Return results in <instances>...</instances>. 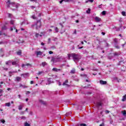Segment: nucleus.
Segmentation results:
<instances>
[{"label":"nucleus","instance_id":"nucleus-49","mask_svg":"<svg viewBox=\"0 0 126 126\" xmlns=\"http://www.w3.org/2000/svg\"><path fill=\"white\" fill-rule=\"evenodd\" d=\"M115 48L116 49H120V46H115Z\"/></svg>","mask_w":126,"mask_h":126},{"label":"nucleus","instance_id":"nucleus-12","mask_svg":"<svg viewBox=\"0 0 126 126\" xmlns=\"http://www.w3.org/2000/svg\"><path fill=\"white\" fill-rule=\"evenodd\" d=\"M52 70H53V71H55L56 72H58V71H61V69H58V68H53L52 69Z\"/></svg>","mask_w":126,"mask_h":126},{"label":"nucleus","instance_id":"nucleus-35","mask_svg":"<svg viewBox=\"0 0 126 126\" xmlns=\"http://www.w3.org/2000/svg\"><path fill=\"white\" fill-rule=\"evenodd\" d=\"M0 122L2 124H4V123H5V121L4 120H2V119L0 120Z\"/></svg>","mask_w":126,"mask_h":126},{"label":"nucleus","instance_id":"nucleus-10","mask_svg":"<svg viewBox=\"0 0 126 126\" xmlns=\"http://www.w3.org/2000/svg\"><path fill=\"white\" fill-rule=\"evenodd\" d=\"M35 54L36 55L38 56H41V55H43V53H42L41 51H36L35 52Z\"/></svg>","mask_w":126,"mask_h":126},{"label":"nucleus","instance_id":"nucleus-14","mask_svg":"<svg viewBox=\"0 0 126 126\" xmlns=\"http://www.w3.org/2000/svg\"><path fill=\"white\" fill-rule=\"evenodd\" d=\"M96 106H97V107H98V108H99V107H101L102 106V103H101V102H97L96 103Z\"/></svg>","mask_w":126,"mask_h":126},{"label":"nucleus","instance_id":"nucleus-26","mask_svg":"<svg viewBox=\"0 0 126 126\" xmlns=\"http://www.w3.org/2000/svg\"><path fill=\"white\" fill-rule=\"evenodd\" d=\"M14 72H17V71H13V72L12 71H10L9 72V74H12V73H14Z\"/></svg>","mask_w":126,"mask_h":126},{"label":"nucleus","instance_id":"nucleus-57","mask_svg":"<svg viewBox=\"0 0 126 126\" xmlns=\"http://www.w3.org/2000/svg\"><path fill=\"white\" fill-rule=\"evenodd\" d=\"M7 90H8V91H10V90H11V89L8 88Z\"/></svg>","mask_w":126,"mask_h":126},{"label":"nucleus","instance_id":"nucleus-61","mask_svg":"<svg viewBox=\"0 0 126 126\" xmlns=\"http://www.w3.org/2000/svg\"><path fill=\"white\" fill-rule=\"evenodd\" d=\"M10 30L11 31H13V28H12V27L10 28Z\"/></svg>","mask_w":126,"mask_h":126},{"label":"nucleus","instance_id":"nucleus-62","mask_svg":"<svg viewBox=\"0 0 126 126\" xmlns=\"http://www.w3.org/2000/svg\"><path fill=\"white\" fill-rule=\"evenodd\" d=\"M112 58V57H108L109 60H111Z\"/></svg>","mask_w":126,"mask_h":126},{"label":"nucleus","instance_id":"nucleus-13","mask_svg":"<svg viewBox=\"0 0 126 126\" xmlns=\"http://www.w3.org/2000/svg\"><path fill=\"white\" fill-rule=\"evenodd\" d=\"M70 73H72V74L75 73V68H73L71 70V71H70Z\"/></svg>","mask_w":126,"mask_h":126},{"label":"nucleus","instance_id":"nucleus-20","mask_svg":"<svg viewBox=\"0 0 126 126\" xmlns=\"http://www.w3.org/2000/svg\"><path fill=\"white\" fill-rule=\"evenodd\" d=\"M2 93H3V91L2 90H0V97L2 96Z\"/></svg>","mask_w":126,"mask_h":126},{"label":"nucleus","instance_id":"nucleus-25","mask_svg":"<svg viewBox=\"0 0 126 126\" xmlns=\"http://www.w3.org/2000/svg\"><path fill=\"white\" fill-rule=\"evenodd\" d=\"M70 57H72L71 54H68V60H70Z\"/></svg>","mask_w":126,"mask_h":126},{"label":"nucleus","instance_id":"nucleus-21","mask_svg":"<svg viewBox=\"0 0 126 126\" xmlns=\"http://www.w3.org/2000/svg\"><path fill=\"white\" fill-rule=\"evenodd\" d=\"M17 55L20 56L21 55V50H19L18 52H17Z\"/></svg>","mask_w":126,"mask_h":126},{"label":"nucleus","instance_id":"nucleus-15","mask_svg":"<svg viewBox=\"0 0 126 126\" xmlns=\"http://www.w3.org/2000/svg\"><path fill=\"white\" fill-rule=\"evenodd\" d=\"M122 101H123V102H125V101H126V95H124V96H123Z\"/></svg>","mask_w":126,"mask_h":126},{"label":"nucleus","instance_id":"nucleus-34","mask_svg":"<svg viewBox=\"0 0 126 126\" xmlns=\"http://www.w3.org/2000/svg\"><path fill=\"white\" fill-rule=\"evenodd\" d=\"M121 55V53H118L117 52H116L115 53H114V56H119Z\"/></svg>","mask_w":126,"mask_h":126},{"label":"nucleus","instance_id":"nucleus-16","mask_svg":"<svg viewBox=\"0 0 126 126\" xmlns=\"http://www.w3.org/2000/svg\"><path fill=\"white\" fill-rule=\"evenodd\" d=\"M5 106L7 107H10V102H7L5 104Z\"/></svg>","mask_w":126,"mask_h":126},{"label":"nucleus","instance_id":"nucleus-19","mask_svg":"<svg viewBox=\"0 0 126 126\" xmlns=\"http://www.w3.org/2000/svg\"><path fill=\"white\" fill-rule=\"evenodd\" d=\"M21 76H22V75H26V76H28L29 75V73H25L24 74H22Z\"/></svg>","mask_w":126,"mask_h":126},{"label":"nucleus","instance_id":"nucleus-17","mask_svg":"<svg viewBox=\"0 0 126 126\" xmlns=\"http://www.w3.org/2000/svg\"><path fill=\"white\" fill-rule=\"evenodd\" d=\"M22 108H23V106L22 105H20L18 106V109L20 110H22Z\"/></svg>","mask_w":126,"mask_h":126},{"label":"nucleus","instance_id":"nucleus-45","mask_svg":"<svg viewBox=\"0 0 126 126\" xmlns=\"http://www.w3.org/2000/svg\"><path fill=\"white\" fill-rule=\"evenodd\" d=\"M105 113H106V114H109L110 113V111L106 110V111H105Z\"/></svg>","mask_w":126,"mask_h":126},{"label":"nucleus","instance_id":"nucleus-31","mask_svg":"<svg viewBox=\"0 0 126 126\" xmlns=\"http://www.w3.org/2000/svg\"><path fill=\"white\" fill-rule=\"evenodd\" d=\"M101 14H102V15H106V11H103L102 12Z\"/></svg>","mask_w":126,"mask_h":126},{"label":"nucleus","instance_id":"nucleus-60","mask_svg":"<svg viewBox=\"0 0 126 126\" xmlns=\"http://www.w3.org/2000/svg\"><path fill=\"white\" fill-rule=\"evenodd\" d=\"M99 126H104V123H102V124H100Z\"/></svg>","mask_w":126,"mask_h":126},{"label":"nucleus","instance_id":"nucleus-37","mask_svg":"<svg viewBox=\"0 0 126 126\" xmlns=\"http://www.w3.org/2000/svg\"><path fill=\"white\" fill-rule=\"evenodd\" d=\"M53 41H58V38L55 37V38H54L53 39Z\"/></svg>","mask_w":126,"mask_h":126},{"label":"nucleus","instance_id":"nucleus-55","mask_svg":"<svg viewBox=\"0 0 126 126\" xmlns=\"http://www.w3.org/2000/svg\"><path fill=\"white\" fill-rule=\"evenodd\" d=\"M41 73H43V72H39L38 73V74L40 75V74H41Z\"/></svg>","mask_w":126,"mask_h":126},{"label":"nucleus","instance_id":"nucleus-53","mask_svg":"<svg viewBox=\"0 0 126 126\" xmlns=\"http://www.w3.org/2000/svg\"><path fill=\"white\" fill-rule=\"evenodd\" d=\"M89 1H90V2H93L94 1V0H88Z\"/></svg>","mask_w":126,"mask_h":126},{"label":"nucleus","instance_id":"nucleus-6","mask_svg":"<svg viewBox=\"0 0 126 126\" xmlns=\"http://www.w3.org/2000/svg\"><path fill=\"white\" fill-rule=\"evenodd\" d=\"M18 63H19V61L18 60L16 61H13L12 62V65H18Z\"/></svg>","mask_w":126,"mask_h":126},{"label":"nucleus","instance_id":"nucleus-47","mask_svg":"<svg viewBox=\"0 0 126 126\" xmlns=\"http://www.w3.org/2000/svg\"><path fill=\"white\" fill-rule=\"evenodd\" d=\"M2 52H3V49L1 48V49H0V53H2Z\"/></svg>","mask_w":126,"mask_h":126},{"label":"nucleus","instance_id":"nucleus-39","mask_svg":"<svg viewBox=\"0 0 126 126\" xmlns=\"http://www.w3.org/2000/svg\"><path fill=\"white\" fill-rule=\"evenodd\" d=\"M80 126H86V124H80Z\"/></svg>","mask_w":126,"mask_h":126},{"label":"nucleus","instance_id":"nucleus-46","mask_svg":"<svg viewBox=\"0 0 126 126\" xmlns=\"http://www.w3.org/2000/svg\"><path fill=\"white\" fill-rule=\"evenodd\" d=\"M11 62L10 61H8L6 63V64H9Z\"/></svg>","mask_w":126,"mask_h":126},{"label":"nucleus","instance_id":"nucleus-48","mask_svg":"<svg viewBox=\"0 0 126 126\" xmlns=\"http://www.w3.org/2000/svg\"><path fill=\"white\" fill-rule=\"evenodd\" d=\"M114 79L117 81V82H120V81H119V79H118L117 78H115Z\"/></svg>","mask_w":126,"mask_h":126},{"label":"nucleus","instance_id":"nucleus-11","mask_svg":"<svg viewBox=\"0 0 126 126\" xmlns=\"http://www.w3.org/2000/svg\"><path fill=\"white\" fill-rule=\"evenodd\" d=\"M73 0H62L60 1V3H62L63 1H64L65 2H68L69 1H72Z\"/></svg>","mask_w":126,"mask_h":126},{"label":"nucleus","instance_id":"nucleus-9","mask_svg":"<svg viewBox=\"0 0 126 126\" xmlns=\"http://www.w3.org/2000/svg\"><path fill=\"white\" fill-rule=\"evenodd\" d=\"M99 83H100L102 85H105L106 84H107V81H104L103 80H100L99 81Z\"/></svg>","mask_w":126,"mask_h":126},{"label":"nucleus","instance_id":"nucleus-43","mask_svg":"<svg viewBox=\"0 0 126 126\" xmlns=\"http://www.w3.org/2000/svg\"><path fill=\"white\" fill-rule=\"evenodd\" d=\"M51 49H56V46H52L51 47Z\"/></svg>","mask_w":126,"mask_h":126},{"label":"nucleus","instance_id":"nucleus-29","mask_svg":"<svg viewBox=\"0 0 126 126\" xmlns=\"http://www.w3.org/2000/svg\"><path fill=\"white\" fill-rule=\"evenodd\" d=\"M25 126H30V124H28L27 122L25 123Z\"/></svg>","mask_w":126,"mask_h":126},{"label":"nucleus","instance_id":"nucleus-30","mask_svg":"<svg viewBox=\"0 0 126 126\" xmlns=\"http://www.w3.org/2000/svg\"><path fill=\"white\" fill-rule=\"evenodd\" d=\"M55 30L56 32L57 33H58V32H59V29H58L57 27H56V28H55Z\"/></svg>","mask_w":126,"mask_h":126},{"label":"nucleus","instance_id":"nucleus-54","mask_svg":"<svg viewBox=\"0 0 126 126\" xmlns=\"http://www.w3.org/2000/svg\"><path fill=\"white\" fill-rule=\"evenodd\" d=\"M65 83H68V80H66L65 81Z\"/></svg>","mask_w":126,"mask_h":126},{"label":"nucleus","instance_id":"nucleus-58","mask_svg":"<svg viewBox=\"0 0 126 126\" xmlns=\"http://www.w3.org/2000/svg\"><path fill=\"white\" fill-rule=\"evenodd\" d=\"M34 82L33 81H31V84H33Z\"/></svg>","mask_w":126,"mask_h":126},{"label":"nucleus","instance_id":"nucleus-7","mask_svg":"<svg viewBox=\"0 0 126 126\" xmlns=\"http://www.w3.org/2000/svg\"><path fill=\"white\" fill-rule=\"evenodd\" d=\"M94 20L95 22H100L101 18H100L99 17H95L94 18Z\"/></svg>","mask_w":126,"mask_h":126},{"label":"nucleus","instance_id":"nucleus-2","mask_svg":"<svg viewBox=\"0 0 126 126\" xmlns=\"http://www.w3.org/2000/svg\"><path fill=\"white\" fill-rule=\"evenodd\" d=\"M72 58L74 62H78L79 60L81 59V56L79 54H76L75 53L71 54Z\"/></svg>","mask_w":126,"mask_h":126},{"label":"nucleus","instance_id":"nucleus-50","mask_svg":"<svg viewBox=\"0 0 126 126\" xmlns=\"http://www.w3.org/2000/svg\"><path fill=\"white\" fill-rule=\"evenodd\" d=\"M49 54H50V55H52V54H53V52L52 51H49Z\"/></svg>","mask_w":126,"mask_h":126},{"label":"nucleus","instance_id":"nucleus-24","mask_svg":"<svg viewBox=\"0 0 126 126\" xmlns=\"http://www.w3.org/2000/svg\"><path fill=\"white\" fill-rule=\"evenodd\" d=\"M42 66H45V65H46V64H47V63H46V62H43L41 63Z\"/></svg>","mask_w":126,"mask_h":126},{"label":"nucleus","instance_id":"nucleus-18","mask_svg":"<svg viewBox=\"0 0 126 126\" xmlns=\"http://www.w3.org/2000/svg\"><path fill=\"white\" fill-rule=\"evenodd\" d=\"M122 113L123 114V116H126V110L122 111Z\"/></svg>","mask_w":126,"mask_h":126},{"label":"nucleus","instance_id":"nucleus-27","mask_svg":"<svg viewBox=\"0 0 126 126\" xmlns=\"http://www.w3.org/2000/svg\"><path fill=\"white\" fill-rule=\"evenodd\" d=\"M20 119L21 120H26V117H25V116H22V117H20Z\"/></svg>","mask_w":126,"mask_h":126},{"label":"nucleus","instance_id":"nucleus-1","mask_svg":"<svg viewBox=\"0 0 126 126\" xmlns=\"http://www.w3.org/2000/svg\"><path fill=\"white\" fill-rule=\"evenodd\" d=\"M6 6L7 7H11L13 10H15V9H17V8L19 6V4L14 2H11L10 0H9L6 2Z\"/></svg>","mask_w":126,"mask_h":126},{"label":"nucleus","instance_id":"nucleus-41","mask_svg":"<svg viewBox=\"0 0 126 126\" xmlns=\"http://www.w3.org/2000/svg\"><path fill=\"white\" fill-rule=\"evenodd\" d=\"M39 33H36V34H35V37H36V38H38V37H39Z\"/></svg>","mask_w":126,"mask_h":126},{"label":"nucleus","instance_id":"nucleus-8","mask_svg":"<svg viewBox=\"0 0 126 126\" xmlns=\"http://www.w3.org/2000/svg\"><path fill=\"white\" fill-rule=\"evenodd\" d=\"M21 81V77H16L15 81H17V82H19V81Z\"/></svg>","mask_w":126,"mask_h":126},{"label":"nucleus","instance_id":"nucleus-36","mask_svg":"<svg viewBox=\"0 0 126 126\" xmlns=\"http://www.w3.org/2000/svg\"><path fill=\"white\" fill-rule=\"evenodd\" d=\"M63 85L64 86V85H66L67 86H68V85L66 84L65 82H64L63 84Z\"/></svg>","mask_w":126,"mask_h":126},{"label":"nucleus","instance_id":"nucleus-23","mask_svg":"<svg viewBox=\"0 0 126 126\" xmlns=\"http://www.w3.org/2000/svg\"><path fill=\"white\" fill-rule=\"evenodd\" d=\"M8 17H9L10 18H11L12 17V14L10 13L8 14Z\"/></svg>","mask_w":126,"mask_h":126},{"label":"nucleus","instance_id":"nucleus-42","mask_svg":"<svg viewBox=\"0 0 126 126\" xmlns=\"http://www.w3.org/2000/svg\"><path fill=\"white\" fill-rule=\"evenodd\" d=\"M30 93H31L30 92H29V91H26V95H28V94H29Z\"/></svg>","mask_w":126,"mask_h":126},{"label":"nucleus","instance_id":"nucleus-44","mask_svg":"<svg viewBox=\"0 0 126 126\" xmlns=\"http://www.w3.org/2000/svg\"><path fill=\"white\" fill-rule=\"evenodd\" d=\"M114 42H115L116 43H118V39H117V38H115Z\"/></svg>","mask_w":126,"mask_h":126},{"label":"nucleus","instance_id":"nucleus-4","mask_svg":"<svg viewBox=\"0 0 126 126\" xmlns=\"http://www.w3.org/2000/svg\"><path fill=\"white\" fill-rule=\"evenodd\" d=\"M41 20H38L37 21V22H36V23L35 24V26L36 27V29L38 30L39 29V28H40L41 27Z\"/></svg>","mask_w":126,"mask_h":126},{"label":"nucleus","instance_id":"nucleus-5","mask_svg":"<svg viewBox=\"0 0 126 126\" xmlns=\"http://www.w3.org/2000/svg\"><path fill=\"white\" fill-rule=\"evenodd\" d=\"M26 66H28V67H31L32 66V64L31 63H28L27 64H22V67H24L25 68H26Z\"/></svg>","mask_w":126,"mask_h":126},{"label":"nucleus","instance_id":"nucleus-64","mask_svg":"<svg viewBox=\"0 0 126 126\" xmlns=\"http://www.w3.org/2000/svg\"><path fill=\"white\" fill-rule=\"evenodd\" d=\"M86 82H90V81H89V80H86Z\"/></svg>","mask_w":126,"mask_h":126},{"label":"nucleus","instance_id":"nucleus-32","mask_svg":"<svg viewBox=\"0 0 126 126\" xmlns=\"http://www.w3.org/2000/svg\"><path fill=\"white\" fill-rule=\"evenodd\" d=\"M10 24H11L12 25H13V24H14V21H13V20H11L10 22Z\"/></svg>","mask_w":126,"mask_h":126},{"label":"nucleus","instance_id":"nucleus-56","mask_svg":"<svg viewBox=\"0 0 126 126\" xmlns=\"http://www.w3.org/2000/svg\"><path fill=\"white\" fill-rule=\"evenodd\" d=\"M31 8H32V9H33V8H35V7L34 6H31Z\"/></svg>","mask_w":126,"mask_h":126},{"label":"nucleus","instance_id":"nucleus-3","mask_svg":"<svg viewBox=\"0 0 126 126\" xmlns=\"http://www.w3.org/2000/svg\"><path fill=\"white\" fill-rule=\"evenodd\" d=\"M63 58L60 57V58H54L52 57L51 62H52L53 63H58V62H61V61H63Z\"/></svg>","mask_w":126,"mask_h":126},{"label":"nucleus","instance_id":"nucleus-63","mask_svg":"<svg viewBox=\"0 0 126 126\" xmlns=\"http://www.w3.org/2000/svg\"><path fill=\"white\" fill-rule=\"evenodd\" d=\"M101 34H102V35H105V32H101Z\"/></svg>","mask_w":126,"mask_h":126},{"label":"nucleus","instance_id":"nucleus-33","mask_svg":"<svg viewBox=\"0 0 126 126\" xmlns=\"http://www.w3.org/2000/svg\"><path fill=\"white\" fill-rule=\"evenodd\" d=\"M91 10L90 8H89L88 10L86 11L87 13H90Z\"/></svg>","mask_w":126,"mask_h":126},{"label":"nucleus","instance_id":"nucleus-38","mask_svg":"<svg viewBox=\"0 0 126 126\" xmlns=\"http://www.w3.org/2000/svg\"><path fill=\"white\" fill-rule=\"evenodd\" d=\"M32 19H36V17H35V15H33L32 16Z\"/></svg>","mask_w":126,"mask_h":126},{"label":"nucleus","instance_id":"nucleus-59","mask_svg":"<svg viewBox=\"0 0 126 126\" xmlns=\"http://www.w3.org/2000/svg\"><path fill=\"white\" fill-rule=\"evenodd\" d=\"M41 45H42V46H44L45 45V43L41 42Z\"/></svg>","mask_w":126,"mask_h":126},{"label":"nucleus","instance_id":"nucleus-28","mask_svg":"<svg viewBox=\"0 0 126 126\" xmlns=\"http://www.w3.org/2000/svg\"><path fill=\"white\" fill-rule=\"evenodd\" d=\"M122 15H123V16H126V12H125V11H122Z\"/></svg>","mask_w":126,"mask_h":126},{"label":"nucleus","instance_id":"nucleus-22","mask_svg":"<svg viewBox=\"0 0 126 126\" xmlns=\"http://www.w3.org/2000/svg\"><path fill=\"white\" fill-rule=\"evenodd\" d=\"M7 29L6 26H4L3 27H2L1 30H6Z\"/></svg>","mask_w":126,"mask_h":126},{"label":"nucleus","instance_id":"nucleus-40","mask_svg":"<svg viewBox=\"0 0 126 126\" xmlns=\"http://www.w3.org/2000/svg\"><path fill=\"white\" fill-rule=\"evenodd\" d=\"M39 101L40 103H41V104H44V101H43L42 100L39 99Z\"/></svg>","mask_w":126,"mask_h":126},{"label":"nucleus","instance_id":"nucleus-51","mask_svg":"<svg viewBox=\"0 0 126 126\" xmlns=\"http://www.w3.org/2000/svg\"><path fill=\"white\" fill-rule=\"evenodd\" d=\"M3 69L4 70H7L8 68H4V67H2Z\"/></svg>","mask_w":126,"mask_h":126},{"label":"nucleus","instance_id":"nucleus-52","mask_svg":"<svg viewBox=\"0 0 126 126\" xmlns=\"http://www.w3.org/2000/svg\"><path fill=\"white\" fill-rule=\"evenodd\" d=\"M20 87H24V86H23L22 84H20Z\"/></svg>","mask_w":126,"mask_h":126}]
</instances>
